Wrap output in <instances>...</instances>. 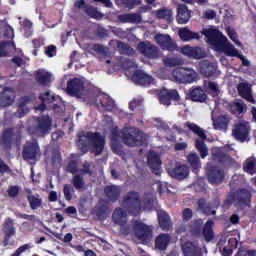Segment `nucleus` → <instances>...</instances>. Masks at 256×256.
Instances as JSON below:
<instances>
[{"label":"nucleus","mask_w":256,"mask_h":256,"mask_svg":"<svg viewBox=\"0 0 256 256\" xmlns=\"http://www.w3.org/2000/svg\"><path fill=\"white\" fill-rule=\"evenodd\" d=\"M89 144L92 145L90 152L94 156L101 155L105 148V138L100 132L88 131L85 133L83 130L78 132L76 145L83 155L88 153Z\"/></svg>","instance_id":"nucleus-1"},{"label":"nucleus","mask_w":256,"mask_h":256,"mask_svg":"<svg viewBox=\"0 0 256 256\" xmlns=\"http://www.w3.org/2000/svg\"><path fill=\"white\" fill-rule=\"evenodd\" d=\"M202 34L206 36L207 43L214 46L216 51H221L229 57H238L241 54L231 44H227V37L223 36L222 32L217 29H204Z\"/></svg>","instance_id":"nucleus-2"},{"label":"nucleus","mask_w":256,"mask_h":256,"mask_svg":"<svg viewBox=\"0 0 256 256\" xmlns=\"http://www.w3.org/2000/svg\"><path fill=\"white\" fill-rule=\"evenodd\" d=\"M66 93L72 97L82 99L89 105L97 103L95 91L80 78H73L67 82Z\"/></svg>","instance_id":"nucleus-3"},{"label":"nucleus","mask_w":256,"mask_h":256,"mask_svg":"<svg viewBox=\"0 0 256 256\" xmlns=\"http://www.w3.org/2000/svg\"><path fill=\"white\" fill-rule=\"evenodd\" d=\"M120 137L124 145L130 148L142 147L147 141L144 132L136 127L122 129L120 131Z\"/></svg>","instance_id":"nucleus-4"},{"label":"nucleus","mask_w":256,"mask_h":256,"mask_svg":"<svg viewBox=\"0 0 256 256\" xmlns=\"http://www.w3.org/2000/svg\"><path fill=\"white\" fill-rule=\"evenodd\" d=\"M35 124L29 125L28 134L43 138L50 134L52 128V118L49 115H43L34 118Z\"/></svg>","instance_id":"nucleus-5"},{"label":"nucleus","mask_w":256,"mask_h":256,"mask_svg":"<svg viewBox=\"0 0 256 256\" xmlns=\"http://www.w3.org/2000/svg\"><path fill=\"white\" fill-rule=\"evenodd\" d=\"M184 126L192 131L194 135H198L199 138L196 139L195 147L200 153L201 159H205L209 155V148H207L205 144V141L207 140L205 131L197 124L190 122H186Z\"/></svg>","instance_id":"nucleus-6"},{"label":"nucleus","mask_w":256,"mask_h":256,"mask_svg":"<svg viewBox=\"0 0 256 256\" xmlns=\"http://www.w3.org/2000/svg\"><path fill=\"white\" fill-rule=\"evenodd\" d=\"M123 207L132 216H138L142 209L140 193L130 191L123 197Z\"/></svg>","instance_id":"nucleus-7"},{"label":"nucleus","mask_w":256,"mask_h":256,"mask_svg":"<svg viewBox=\"0 0 256 256\" xmlns=\"http://www.w3.org/2000/svg\"><path fill=\"white\" fill-rule=\"evenodd\" d=\"M21 140V131L17 128H7L2 132L0 136V146L5 153H10L12 145L18 143Z\"/></svg>","instance_id":"nucleus-8"},{"label":"nucleus","mask_w":256,"mask_h":256,"mask_svg":"<svg viewBox=\"0 0 256 256\" xmlns=\"http://www.w3.org/2000/svg\"><path fill=\"white\" fill-rule=\"evenodd\" d=\"M132 230H134L135 237L143 245H147L152 241L153 238V228L151 225H147L139 220H135L132 225Z\"/></svg>","instance_id":"nucleus-9"},{"label":"nucleus","mask_w":256,"mask_h":256,"mask_svg":"<svg viewBox=\"0 0 256 256\" xmlns=\"http://www.w3.org/2000/svg\"><path fill=\"white\" fill-rule=\"evenodd\" d=\"M252 194L248 189L241 188L230 194L227 199L229 204L236 203L239 207H248L251 204Z\"/></svg>","instance_id":"nucleus-10"},{"label":"nucleus","mask_w":256,"mask_h":256,"mask_svg":"<svg viewBox=\"0 0 256 256\" xmlns=\"http://www.w3.org/2000/svg\"><path fill=\"white\" fill-rule=\"evenodd\" d=\"M196 72L189 68H176L172 71V78L179 84L193 83L196 79Z\"/></svg>","instance_id":"nucleus-11"},{"label":"nucleus","mask_w":256,"mask_h":256,"mask_svg":"<svg viewBox=\"0 0 256 256\" xmlns=\"http://www.w3.org/2000/svg\"><path fill=\"white\" fill-rule=\"evenodd\" d=\"M158 100L161 105L169 107L172 105V102H180L181 96L178 90L175 89H162L158 93Z\"/></svg>","instance_id":"nucleus-12"},{"label":"nucleus","mask_w":256,"mask_h":256,"mask_svg":"<svg viewBox=\"0 0 256 256\" xmlns=\"http://www.w3.org/2000/svg\"><path fill=\"white\" fill-rule=\"evenodd\" d=\"M154 40L163 51H179L178 44L169 35L158 34L155 35Z\"/></svg>","instance_id":"nucleus-13"},{"label":"nucleus","mask_w":256,"mask_h":256,"mask_svg":"<svg viewBox=\"0 0 256 256\" xmlns=\"http://www.w3.org/2000/svg\"><path fill=\"white\" fill-rule=\"evenodd\" d=\"M74 7L80 10H84V13L88 15L90 18L100 21L103 19L104 14L97 10L96 7L89 5L85 0H77L74 3Z\"/></svg>","instance_id":"nucleus-14"},{"label":"nucleus","mask_w":256,"mask_h":256,"mask_svg":"<svg viewBox=\"0 0 256 256\" xmlns=\"http://www.w3.org/2000/svg\"><path fill=\"white\" fill-rule=\"evenodd\" d=\"M138 50L147 59L155 60L159 57V49L151 42H139Z\"/></svg>","instance_id":"nucleus-15"},{"label":"nucleus","mask_w":256,"mask_h":256,"mask_svg":"<svg viewBox=\"0 0 256 256\" xmlns=\"http://www.w3.org/2000/svg\"><path fill=\"white\" fill-rule=\"evenodd\" d=\"M168 175L177 181H183L189 176L190 170L186 164L177 163L174 168L167 169Z\"/></svg>","instance_id":"nucleus-16"},{"label":"nucleus","mask_w":256,"mask_h":256,"mask_svg":"<svg viewBox=\"0 0 256 256\" xmlns=\"http://www.w3.org/2000/svg\"><path fill=\"white\" fill-rule=\"evenodd\" d=\"M208 183L212 185L221 184L225 180V171L218 166H210L207 171Z\"/></svg>","instance_id":"nucleus-17"},{"label":"nucleus","mask_w":256,"mask_h":256,"mask_svg":"<svg viewBox=\"0 0 256 256\" xmlns=\"http://www.w3.org/2000/svg\"><path fill=\"white\" fill-rule=\"evenodd\" d=\"M40 153V146L37 142H27L23 146L22 157L24 161H34Z\"/></svg>","instance_id":"nucleus-18"},{"label":"nucleus","mask_w":256,"mask_h":256,"mask_svg":"<svg viewBox=\"0 0 256 256\" xmlns=\"http://www.w3.org/2000/svg\"><path fill=\"white\" fill-rule=\"evenodd\" d=\"M36 101V95L34 92H30L27 95L21 96L18 105L19 118H23L28 113L27 105L34 103Z\"/></svg>","instance_id":"nucleus-19"},{"label":"nucleus","mask_w":256,"mask_h":256,"mask_svg":"<svg viewBox=\"0 0 256 256\" xmlns=\"http://www.w3.org/2000/svg\"><path fill=\"white\" fill-rule=\"evenodd\" d=\"M16 99V91L11 87H5L0 93V108L10 107Z\"/></svg>","instance_id":"nucleus-20"},{"label":"nucleus","mask_w":256,"mask_h":256,"mask_svg":"<svg viewBox=\"0 0 256 256\" xmlns=\"http://www.w3.org/2000/svg\"><path fill=\"white\" fill-rule=\"evenodd\" d=\"M179 52L186 57L201 60L206 57V53L202 50L201 47H191V46H183L179 49Z\"/></svg>","instance_id":"nucleus-21"},{"label":"nucleus","mask_w":256,"mask_h":256,"mask_svg":"<svg viewBox=\"0 0 256 256\" xmlns=\"http://www.w3.org/2000/svg\"><path fill=\"white\" fill-rule=\"evenodd\" d=\"M132 81L137 85L149 87L153 82V77L144 73L142 70H136L135 74L132 75Z\"/></svg>","instance_id":"nucleus-22"},{"label":"nucleus","mask_w":256,"mask_h":256,"mask_svg":"<svg viewBox=\"0 0 256 256\" xmlns=\"http://www.w3.org/2000/svg\"><path fill=\"white\" fill-rule=\"evenodd\" d=\"M191 18V10L188 9L186 4H179L177 6L176 21L178 24H187Z\"/></svg>","instance_id":"nucleus-23"},{"label":"nucleus","mask_w":256,"mask_h":256,"mask_svg":"<svg viewBox=\"0 0 256 256\" xmlns=\"http://www.w3.org/2000/svg\"><path fill=\"white\" fill-rule=\"evenodd\" d=\"M104 193L110 203H117L121 195V189L115 184L107 185L104 188Z\"/></svg>","instance_id":"nucleus-24"},{"label":"nucleus","mask_w":256,"mask_h":256,"mask_svg":"<svg viewBox=\"0 0 256 256\" xmlns=\"http://www.w3.org/2000/svg\"><path fill=\"white\" fill-rule=\"evenodd\" d=\"M4 246L7 247L11 237L16 235V228L11 218H6L3 224Z\"/></svg>","instance_id":"nucleus-25"},{"label":"nucleus","mask_w":256,"mask_h":256,"mask_svg":"<svg viewBox=\"0 0 256 256\" xmlns=\"http://www.w3.org/2000/svg\"><path fill=\"white\" fill-rule=\"evenodd\" d=\"M96 100V104L93 105H97V107L100 105V107L106 112H111L113 110L115 104L110 96L106 94L96 95Z\"/></svg>","instance_id":"nucleus-26"},{"label":"nucleus","mask_w":256,"mask_h":256,"mask_svg":"<svg viewBox=\"0 0 256 256\" xmlns=\"http://www.w3.org/2000/svg\"><path fill=\"white\" fill-rule=\"evenodd\" d=\"M171 240V235H169L168 233H160L155 238L154 247L159 251H165L169 246V243H171Z\"/></svg>","instance_id":"nucleus-27"},{"label":"nucleus","mask_w":256,"mask_h":256,"mask_svg":"<svg viewBox=\"0 0 256 256\" xmlns=\"http://www.w3.org/2000/svg\"><path fill=\"white\" fill-rule=\"evenodd\" d=\"M238 94L241 98L245 99L248 102H251L253 105L256 104V100L252 95V89L249 86V84L246 83H240L238 85Z\"/></svg>","instance_id":"nucleus-28"},{"label":"nucleus","mask_w":256,"mask_h":256,"mask_svg":"<svg viewBox=\"0 0 256 256\" xmlns=\"http://www.w3.org/2000/svg\"><path fill=\"white\" fill-rule=\"evenodd\" d=\"M204 221L202 218L193 219L188 225L189 232L193 237H199L202 234Z\"/></svg>","instance_id":"nucleus-29"},{"label":"nucleus","mask_w":256,"mask_h":256,"mask_svg":"<svg viewBox=\"0 0 256 256\" xmlns=\"http://www.w3.org/2000/svg\"><path fill=\"white\" fill-rule=\"evenodd\" d=\"M198 211L206 216H214L217 214L216 210H212L211 204L205 200V198H200L197 201Z\"/></svg>","instance_id":"nucleus-30"},{"label":"nucleus","mask_w":256,"mask_h":256,"mask_svg":"<svg viewBox=\"0 0 256 256\" xmlns=\"http://www.w3.org/2000/svg\"><path fill=\"white\" fill-rule=\"evenodd\" d=\"M178 35L182 41H193L201 39V35L198 32H193L188 28H182L181 30H179Z\"/></svg>","instance_id":"nucleus-31"},{"label":"nucleus","mask_w":256,"mask_h":256,"mask_svg":"<svg viewBox=\"0 0 256 256\" xmlns=\"http://www.w3.org/2000/svg\"><path fill=\"white\" fill-rule=\"evenodd\" d=\"M39 100L42 101V103L36 106V110L43 112L45 109H47L48 104L56 101V97L50 95L49 91H46L45 93L39 95Z\"/></svg>","instance_id":"nucleus-32"},{"label":"nucleus","mask_w":256,"mask_h":256,"mask_svg":"<svg viewBox=\"0 0 256 256\" xmlns=\"http://www.w3.org/2000/svg\"><path fill=\"white\" fill-rule=\"evenodd\" d=\"M200 73L206 78H212L217 73V67H215L214 64L210 62L201 63Z\"/></svg>","instance_id":"nucleus-33"},{"label":"nucleus","mask_w":256,"mask_h":256,"mask_svg":"<svg viewBox=\"0 0 256 256\" xmlns=\"http://www.w3.org/2000/svg\"><path fill=\"white\" fill-rule=\"evenodd\" d=\"M234 138L240 141H245L249 135V130L245 124H237L236 128L232 131Z\"/></svg>","instance_id":"nucleus-34"},{"label":"nucleus","mask_w":256,"mask_h":256,"mask_svg":"<svg viewBox=\"0 0 256 256\" xmlns=\"http://www.w3.org/2000/svg\"><path fill=\"white\" fill-rule=\"evenodd\" d=\"M192 172L197 174L198 171L202 168L201 159L199 158L197 153H190L187 157Z\"/></svg>","instance_id":"nucleus-35"},{"label":"nucleus","mask_w":256,"mask_h":256,"mask_svg":"<svg viewBox=\"0 0 256 256\" xmlns=\"http://www.w3.org/2000/svg\"><path fill=\"white\" fill-rule=\"evenodd\" d=\"M189 97L191 101L200 103L205 102L207 99V95L205 94V91L202 88H195L191 90Z\"/></svg>","instance_id":"nucleus-36"},{"label":"nucleus","mask_w":256,"mask_h":256,"mask_svg":"<svg viewBox=\"0 0 256 256\" xmlns=\"http://www.w3.org/2000/svg\"><path fill=\"white\" fill-rule=\"evenodd\" d=\"M147 163L153 174L160 175L161 160L158 155L154 154L151 157H148Z\"/></svg>","instance_id":"nucleus-37"},{"label":"nucleus","mask_w":256,"mask_h":256,"mask_svg":"<svg viewBox=\"0 0 256 256\" xmlns=\"http://www.w3.org/2000/svg\"><path fill=\"white\" fill-rule=\"evenodd\" d=\"M230 122V117L228 115H221L216 118L213 122L214 129L217 130H224L226 131L228 129Z\"/></svg>","instance_id":"nucleus-38"},{"label":"nucleus","mask_w":256,"mask_h":256,"mask_svg":"<svg viewBox=\"0 0 256 256\" xmlns=\"http://www.w3.org/2000/svg\"><path fill=\"white\" fill-rule=\"evenodd\" d=\"M184 256H203L201 250L193 243H186L182 246Z\"/></svg>","instance_id":"nucleus-39"},{"label":"nucleus","mask_w":256,"mask_h":256,"mask_svg":"<svg viewBox=\"0 0 256 256\" xmlns=\"http://www.w3.org/2000/svg\"><path fill=\"white\" fill-rule=\"evenodd\" d=\"M158 221H159L160 228L163 231H166L169 228H171V217L167 214V212L165 211L158 212Z\"/></svg>","instance_id":"nucleus-40"},{"label":"nucleus","mask_w":256,"mask_h":256,"mask_svg":"<svg viewBox=\"0 0 256 256\" xmlns=\"http://www.w3.org/2000/svg\"><path fill=\"white\" fill-rule=\"evenodd\" d=\"M213 225V220H208L204 225V228H202L201 233L204 235L205 241L207 243L211 242L214 238Z\"/></svg>","instance_id":"nucleus-41"},{"label":"nucleus","mask_w":256,"mask_h":256,"mask_svg":"<svg viewBox=\"0 0 256 256\" xmlns=\"http://www.w3.org/2000/svg\"><path fill=\"white\" fill-rule=\"evenodd\" d=\"M113 222L123 226L126 224V212L122 208H116L112 215Z\"/></svg>","instance_id":"nucleus-42"},{"label":"nucleus","mask_w":256,"mask_h":256,"mask_svg":"<svg viewBox=\"0 0 256 256\" xmlns=\"http://www.w3.org/2000/svg\"><path fill=\"white\" fill-rule=\"evenodd\" d=\"M35 81L43 87H47L51 82V75L42 71H37Z\"/></svg>","instance_id":"nucleus-43"},{"label":"nucleus","mask_w":256,"mask_h":256,"mask_svg":"<svg viewBox=\"0 0 256 256\" xmlns=\"http://www.w3.org/2000/svg\"><path fill=\"white\" fill-rule=\"evenodd\" d=\"M116 48L121 55H126V56L135 55V50L125 42H121V41L117 42Z\"/></svg>","instance_id":"nucleus-44"},{"label":"nucleus","mask_w":256,"mask_h":256,"mask_svg":"<svg viewBox=\"0 0 256 256\" xmlns=\"http://www.w3.org/2000/svg\"><path fill=\"white\" fill-rule=\"evenodd\" d=\"M27 200L31 210L40 209L42 207V198H40L39 194H30L27 196Z\"/></svg>","instance_id":"nucleus-45"},{"label":"nucleus","mask_w":256,"mask_h":256,"mask_svg":"<svg viewBox=\"0 0 256 256\" xmlns=\"http://www.w3.org/2000/svg\"><path fill=\"white\" fill-rule=\"evenodd\" d=\"M228 109L232 115H241L244 113L245 104L240 102H231L230 104H228Z\"/></svg>","instance_id":"nucleus-46"},{"label":"nucleus","mask_w":256,"mask_h":256,"mask_svg":"<svg viewBox=\"0 0 256 256\" xmlns=\"http://www.w3.org/2000/svg\"><path fill=\"white\" fill-rule=\"evenodd\" d=\"M184 63L181 57H165L163 58V64L166 67H178L182 66Z\"/></svg>","instance_id":"nucleus-47"},{"label":"nucleus","mask_w":256,"mask_h":256,"mask_svg":"<svg viewBox=\"0 0 256 256\" xmlns=\"http://www.w3.org/2000/svg\"><path fill=\"white\" fill-rule=\"evenodd\" d=\"M172 10L169 9H159L156 11V17L158 19L166 20L168 22L172 21Z\"/></svg>","instance_id":"nucleus-48"},{"label":"nucleus","mask_w":256,"mask_h":256,"mask_svg":"<svg viewBox=\"0 0 256 256\" xmlns=\"http://www.w3.org/2000/svg\"><path fill=\"white\" fill-rule=\"evenodd\" d=\"M244 171L250 175L256 174V159L249 158L246 160V165L244 166Z\"/></svg>","instance_id":"nucleus-49"},{"label":"nucleus","mask_w":256,"mask_h":256,"mask_svg":"<svg viewBox=\"0 0 256 256\" xmlns=\"http://www.w3.org/2000/svg\"><path fill=\"white\" fill-rule=\"evenodd\" d=\"M72 184L76 190H81L85 188L86 182L80 174H76L73 176Z\"/></svg>","instance_id":"nucleus-50"},{"label":"nucleus","mask_w":256,"mask_h":256,"mask_svg":"<svg viewBox=\"0 0 256 256\" xmlns=\"http://www.w3.org/2000/svg\"><path fill=\"white\" fill-rule=\"evenodd\" d=\"M51 164L57 168L62 164V153L59 150H53L51 155Z\"/></svg>","instance_id":"nucleus-51"},{"label":"nucleus","mask_w":256,"mask_h":256,"mask_svg":"<svg viewBox=\"0 0 256 256\" xmlns=\"http://www.w3.org/2000/svg\"><path fill=\"white\" fill-rule=\"evenodd\" d=\"M206 90L210 95L218 96L220 93L219 86L217 83L209 81L208 83L205 82Z\"/></svg>","instance_id":"nucleus-52"},{"label":"nucleus","mask_w":256,"mask_h":256,"mask_svg":"<svg viewBox=\"0 0 256 256\" xmlns=\"http://www.w3.org/2000/svg\"><path fill=\"white\" fill-rule=\"evenodd\" d=\"M228 158L229 156L225 152H222L221 150H216L213 153V159L217 162H220V163L227 162Z\"/></svg>","instance_id":"nucleus-53"},{"label":"nucleus","mask_w":256,"mask_h":256,"mask_svg":"<svg viewBox=\"0 0 256 256\" xmlns=\"http://www.w3.org/2000/svg\"><path fill=\"white\" fill-rule=\"evenodd\" d=\"M64 197L66 199L67 202H71L72 199H73V192H74V189L72 187L71 184H65L64 185Z\"/></svg>","instance_id":"nucleus-54"},{"label":"nucleus","mask_w":256,"mask_h":256,"mask_svg":"<svg viewBox=\"0 0 256 256\" xmlns=\"http://www.w3.org/2000/svg\"><path fill=\"white\" fill-rule=\"evenodd\" d=\"M20 186L19 185H11L10 188L7 190V194L11 198H16L18 197L20 193Z\"/></svg>","instance_id":"nucleus-55"},{"label":"nucleus","mask_w":256,"mask_h":256,"mask_svg":"<svg viewBox=\"0 0 256 256\" xmlns=\"http://www.w3.org/2000/svg\"><path fill=\"white\" fill-rule=\"evenodd\" d=\"M234 256H256V249H243L239 248Z\"/></svg>","instance_id":"nucleus-56"},{"label":"nucleus","mask_w":256,"mask_h":256,"mask_svg":"<svg viewBox=\"0 0 256 256\" xmlns=\"http://www.w3.org/2000/svg\"><path fill=\"white\" fill-rule=\"evenodd\" d=\"M242 184V178L240 176L234 175L230 181V188L235 190Z\"/></svg>","instance_id":"nucleus-57"},{"label":"nucleus","mask_w":256,"mask_h":256,"mask_svg":"<svg viewBox=\"0 0 256 256\" xmlns=\"http://www.w3.org/2000/svg\"><path fill=\"white\" fill-rule=\"evenodd\" d=\"M11 173H12V170L10 166L7 163H5L2 158H0V175L3 176L5 174H11Z\"/></svg>","instance_id":"nucleus-58"},{"label":"nucleus","mask_w":256,"mask_h":256,"mask_svg":"<svg viewBox=\"0 0 256 256\" xmlns=\"http://www.w3.org/2000/svg\"><path fill=\"white\" fill-rule=\"evenodd\" d=\"M142 22V16L139 13H129L130 24H140Z\"/></svg>","instance_id":"nucleus-59"},{"label":"nucleus","mask_w":256,"mask_h":256,"mask_svg":"<svg viewBox=\"0 0 256 256\" xmlns=\"http://www.w3.org/2000/svg\"><path fill=\"white\" fill-rule=\"evenodd\" d=\"M193 216V210H191L190 208H185L182 212V218L184 223L189 222L193 218Z\"/></svg>","instance_id":"nucleus-60"},{"label":"nucleus","mask_w":256,"mask_h":256,"mask_svg":"<svg viewBox=\"0 0 256 256\" xmlns=\"http://www.w3.org/2000/svg\"><path fill=\"white\" fill-rule=\"evenodd\" d=\"M33 27V23L27 19L23 20L22 28L23 31L26 32V36L29 37L31 35V29Z\"/></svg>","instance_id":"nucleus-61"},{"label":"nucleus","mask_w":256,"mask_h":256,"mask_svg":"<svg viewBox=\"0 0 256 256\" xmlns=\"http://www.w3.org/2000/svg\"><path fill=\"white\" fill-rule=\"evenodd\" d=\"M240 240H241L240 233H237V237L229 238V241H228L229 247L228 248L236 249Z\"/></svg>","instance_id":"nucleus-62"},{"label":"nucleus","mask_w":256,"mask_h":256,"mask_svg":"<svg viewBox=\"0 0 256 256\" xmlns=\"http://www.w3.org/2000/svg\"><path fill=\"white\" fill-rule=\"evenodd\" d=\"M67 171L72 174L75 175L78 173V164L76 161L71 160L69 161L68 165H67Z\"/></svg>","instance_id":"nucleus-63"},{"label":"nucleus","mask_w":256,"mask_h":256,"mask_svg":"<svg viewBox=\"0 0 256 256\" xmlns=\"http://www.w3.org/2000/svg\"><path fill=\"white\" fill-rule=\"evenodd\" d=\"M123 5L128 7L129 9H133L136 6L141 4V0H121Z\"/></svg>","instance_id":"nucleus-64"}]
</instances>
